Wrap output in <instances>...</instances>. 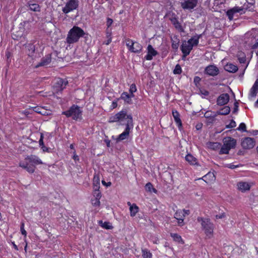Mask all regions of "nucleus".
Listing matches in <instances>:
<instances>
[{"instance_id": "obj_6", "label": "nucleus", "mask_w": 258, "mask_h": 258, "mask_svg": "<svg viewBox=\"0 0 258 258\" xmlns=\"http://www.w3.org/2000/svg\"><path fill=\"white\" fill-rule=\"evenodd\" d=\"M197 221L201 223L202 228L205 231L207 236L212 235L213 233L214 225L208 218L198 217Z\"/></svg>"}, {"instance_id": "obj_60", "label": "nucleus", "mask_w": 258, "mask_h": 258, "mask_svg": "<svg viewBox=\"0 0 258 258\" xmlns=\"http://www.w3.org/2000/svg\"><path fill=\"white\" fill-rule=\"evenodd\" d=\"M182 213H183L185 216V215H188L190 213V212L189 210H183V211H182Z\"/></svg>"}, {"instance_id": "obj_28", "label": "nucleus", "mask_w": 258, "mask_h": 258, "mask_svg": "<svg viewBox=\"0 0 258 258\" xmlns=\"http://www.w3.org/2000/svg\"><path fill=\"white\" fill-rule=\"evenodd\" d=\"M230 112V108L228 106H225L223 107L221 110L217 112V115H227Z\"/></svg>"}, {"instance_id": "obj_25", "label": "nucleus", "mask_w": 258, "mask_h": 258, "mask_svg": "<svg viewBox=\"0 0 258 258\" xmlns=\"http://www.w3.org/2000/svg\"><path fill=\"white\" fill-rule=\"evenodd\" d=\"M237 185L238 186V189L242 191L249 190L250 188L249 185L246 182H239Z\"/></svg>"}, {"instance_id": "obj_62", "label": "nucleus", "mask_w": 258, "mask_h": 258, "mask_svg": "<svg viewBox=\"0 0 258 258\" xmlns=\"http://www.w3.org/2000/svg\"><path fill=\"white\" fill-rule=\"evenodd\" d=\"M12 245H13V246L14 248L16 250H19V249H18V247L17 245H16V244H15V243L14 242H12Z\"/></svg>"}, {"instance_id": "obj_24", "label": "nucleus", "mask_w": 258, "mask_h": 258, "mask_svg": "<svg viewBox=\"0 0 258 258\" xmlns=\"http://www.w3.org/2000/svg\"><path fill=\"white\" fill-rule=\"evenodd\" d=\"M185 160L191 165H197L198 163L197 158L190 154L185 156Z\"/></svg>"}, {"instance_id": "obj_39", "label": "nucleus", "mask_w": 258, "mask_h": 258, "mask_svg": "<svg viewBox=\"0 0 258 258\" xmlns=\"http://www.w3.org/2000/svg\"><path fill=\"white\" fill-rule=\"evenodd\" d=\"M181 72L182 71L180 66L178 64H176L173 70V73L174 74L179 75L181 73Z\"/></svg>"}, {"instance_id": "obj_3", "label": "nucleus", "mask_w": 258, "mask_h": 258, "mask_svg": "<svg viewBox=\"0 0 258 258\" xmlns=\"http://www.w3.org/2000/svg\"><path fill=\"white\" fill-rule=\"evenodd\" d=\"M83 111L77 105L73 104L69 110L62 112V114L65 115L67 117H72L75 120L82 119Z\"/></svg>"}, {"instance_id": "obj_16", "label": "nucleus", "mask_w": 258, "mask_h": 258, "mask_svg": "<svg viewBox=\"0 0 258 258\" xmlns=\"http://www.w3.org/2000/svg\"><path fill=\"white\" fill-rule=\"evenodd\" d=\"M148 53L145 56V58L148 60H152L153 57L156 56L158 52L155 50L151 45H149L147 47Z\"/></svg>"}, {"instance_id": "obj_2", "label": "nucleus", "mask_w": 258, "mask_h": 258, "mask_svg": "<svg viewBox=\"0 0 258 258\" xmlns=\"http://www.w3.org/2000/svg\"><path fill=\"white\" fill-rule=\"evenodd\" d=\"M25 160L27 161L26 163L20 162L19 166L30 173H33L35 171L36 165L43 164V162L38 157L34 155L27 156L25 158Z\"/></svg>"}, {"instance_id": "obj_50", "label": "nucleus", "mask_w": 258, "mask_h": 258, "mask_svg": "<svg viewBox=\"0 0 258 258\" xmlns=\"http://www.w3.org/2000/svg\"><path fill=\"white\" fill-rule=\"evenodd\" d=\"M226 166L230 169H234L236 167H239V165H235L232 164H227Z\"/></svg>"}, {"instance_id": "obj_26", "label": "nucleus", "mask_w": 258, "mask_h": 258, "mask_svg": "<svg viewBox=\"0 0 258 258\" xmlns=\"http://www.w3.org/2000/svg\"><path fill=\"white\" fill-rule=\"evenodd\" d=\"M202 35H199L198 36H195L194 37L189 39L187 41L188 43L192 45V47L195 45H197L199 43V40L200 38L201 37Z\"/></svg>"}, {"instance_id": "obj_7", "label": "nucleus", "mask_w": 258, "mask_h": 258, "mask_svg": "<svg viewBox=\"0 0 258 258\" xmlns=\"http://www.w3.org/2000/svg\"><path fill=\"white\" fill-rule=\"evenodd\" d=\"M79 6V0H69L66 2L65 6L62 8V11L68 16L67 14L70 12L78 10Z\"/></svg>"}, {"instance_id": "obj_40", "label": "nucleus", "mask_w": 258, "mask_h": 258, "mask_svg": "<svg viewBox=\"0 0 258 258\" xmlns=\"http://www.w3.org/2000/svg\"><path fill=\"white\" fill-rule=\"evenodd\" d=\"M100 184V178L98 175L95 174L93 179V185Z\"/></svg>"}, {"instance_id": "obj_23", "label": "nucleus", "mask_w": 258, "mask_h": 258, "mask_svg": "<svg viewBox=\"0 0 258 258\" xmlns=\"http://www.w3.org/2000/svg\"><path fill=\"white\" fill-rule=\"evenodd\" d=\"M258 91V79L254 83L253 86L250 89V95L251 97H255Z\"/></svg>"}, {"instance_id": "obj_27", "label": "nucleus", "mask_w": 258, "mask_h": 258, "mask_svg": "<svg viewBox=\"0 0 258 258\" xmlns=\"http://www.w3.org/2000/svg\"><path fill=\"white\" fill-rule=\"evenodd\" d=\"M139 207L135 204H133L131 205L130 204V216H134L136 214L139 212Z\"/></svg>"}, {"instance_id": "obj_20", "label": "nucleus", "mask_w": 258, "mask_h": 258, "mask_svg": "<svg viewBox=\"0 0 258 258\" xmlns=\"http://www.w3.org/2000/svg\"><path fill=\"white\" fill-rule=\"evenodd\" d=\"M224 70L229 73H234L238 71V67L231 63H228L224 66Z\"/></svg>"}, {"instance_id": "obj_10", "label": "nucleus", "mask_w": 258, "mask_h": 258, "mask_svg": "<svg viewBox=\"0 0 258 258\" xmlns=\"http://www.w3.org/2000/svg\"><path fill=\"white\" fill-rule=\"evenodd\" d=\"M198 0H184L181 3V6L184 10H191L197 5Z\"/></svg>"}, {"instance_id": "obj_51", "label": "nucleus", "mask_w": 258, "mask_h": 258, "mask_svg": "<svg viewBox=\"0 0 258 258\" xmlns=\"http://www.w3.org/2000/svg\"><path fill=\"white\" fill-rule=\"evenodd\" d=\"M200 92L202 94L205 95V96H208L209 94V91L206 90H201Z\"/></svg>"}, {"instance_id": "obj_14", "label": "nucleus", "mask_w": 258, "mask_h": 258, "mask_svg": "<svg viewBox=\"0 0 258 258\" xmlns=\"http://www.w3.org/2000/svg\"><path fill=\"white\" fill-rule=\"evenodd\" d=\"M229 101V95L227 93L221 94L217 99L218 105L222 106L226 104Z\"/></svg>"}, {"instance_id": "obj_5", "label": "nucleus", "mask_w": 258, "mask_h": 258, "mask_svg": "<svg viewBox=\"0 0 258 258\" xmlns=\"http://www.w3.org/2000/svg\"><path fill=\"white\" fill-rule=\"evenodd\" d=\"M129 115L127 114V111L126 109L122 110L114 115L111 116L109 118V122H119L120 124H123V122L126 121H129Z\"/></svg>"}, {"instance_id": "obj_4", "label": "nucleus", "mask_w": 258, "mask_h": 258, "mask_svg": "<svg viewBox=\"0 0 258 258\" xmlns=\"http://www.w3.org/2000/svg\"><path fill=\"white\" fill-rule=\"evenodd\" d=\"M223 145L222 146L219 154H228L231 149H233L236 145V140L230 137H227L223 140Z\"/></svg>"}, {"instance_id": "obj_55", "label": "nucleus", "mask_w": 258, "mask_h": 258, "mask_svg": "<svg viewBox=\"0 0 258 258\" xmlns=\"http://www.w3.org/2000/svg\"><path fill=\"white\" fill-rule=\"evenodd\" d=\"M200 81L201 78L200 77L196 76L194 78V82L195 83L196 85L199 83Z\"/></svg>"}, {"instance_id": "obj_38", "label": "nucleus", "mask_w": 258, "mask_h": 258, "mask_svg": "<svg viewBox=\"0 0 258 258\" xmlns=\"http://www.w3.org/2000/svg\"><path fill=\"white\" fill-rule=\"evenodd\" d=\"M137 88L135 84H133L130 86V98L134 97L133 93L136 92Z\"/></svg>"}, {"instance_id": "obj_15", "label": "nucleus", "mask_w": 258, "mask_h": 258, "mask_svg": "<svg viewBox=\"0 0 258 258\" xmlns=\"http://www.w3.org/2000/svg\"><path fill=\"white\" fill-rule=\"evenodd\" d=\"M126 128L125 131L116 138V142H119L125 139H127L129 136V122L128 121L125 123Z\"/></svg>"}, {"instance_id": "obj_12", "label": "nucleus", "mask_w": 258, "mask_h": 258, "mask_svg": "<svg viewBox=\"0 0 258 258\" xmlns=\"http://www.w3.org/2000/svg\"><path fill=\"white\" fill-rule=\"evenodd\" d=\"M192 45L188 43V41H184L181 46V50L183 53L182 59L187 56L192 49Z\"/></svg>"}, {"instance_id": "obj_34", "label": "nucleus", "mask_w": 258, "mask_h": 258, "mask_svg": "<svg viewBox=\"0 0 258 258\" xmlns=\"http://www.w3.org/2000/svg\"><path fill=\"white\" fill-rule=\"evenodd\" d=\"M142 256L143 258H152V254L147 248L142 249Z\"/></svg>"}, {"instance_id": "obj_49", "label": "nucleus", "mask_w": 258, "mask_h": 258, "mask_svg": "<svg viewBox=\"0 0 258 258\" xmlns=\"http://www.w3.org/2000/svg\"><path fill=\"white\" fill-rule=\"evenodd\" d=\"M234 106V107L233 110V113H236L238 110V102L237 101L235 102Z\"/></svg>"}, {"instance_id": "obj_41", "label": "nucleus", "mask_w": 258, "mask_h": 258, "mask_svg": "<svg viewBox=\"0 0 258 258\" xmlns=\"http://www.w3.org/2000/svg\"><path fill=\"white\" fill-rule=\"evenodd\" d=\"M179 42V40L178 39H176V40H172V47L173 49L175 50H177L178 47V44Z\"/></svg>"}, {"instance_id": "obj_8", "label": "nucleus", "mask_w": 258, "mask_h": 258, "mask_svg": "<svg viewBox=\"0 0 258 258\" xmlns=\"http://www.w3.org/2000/svg\"><path fill=\"white\" fill-rule=\"evenodd\" d=\"M68 84V81L66 79L58 78L54 85V89L56 93L61 92Z\"/></svg>"}, {"instance_id": "obj_56", "label": "nucleus", "mask_w": 258, "mask_h": 258, "mask_svg": "<svg viewBox=\"0 0 258 258\" xmlns=\"http://www.w3.org/2000/svg\"><path fill=\"white\" fill-rule=\"evenodd\" d=\"M117 102L115 101H113L112 102L111 107L112 109H114V108H116L117 107Z\"/></svg>"}, {"instance_id": "obj_43", "label": "nucleus", "mask_w": 258, "mask_h": 258, "mask_svg": "<svg viewBox=\"0 0 258 258\" xmlns=\"http://www.w3.org/2000/svg\"><path fill=\"white\" fill-rule=\"evenodd\" d=\"M171 236L173 238L174 240L177 242L182 241L181 237L177 234H171Z\"/></svg>"}, {"instance_id": "obj_63", "label": "nucleus", "mask_w": 258, "mask_h": 258, "mask_svg": "<svg viewBox=\"0 0 258 258\" xmlns=\"http://www.w3.org/2000/svg\"><path fill=\"white\" fill-rule=\"evenodd\" d=\"M39 109H40V108H39L35 107V110H35V112H37V113H40V114H42V113L41 112V111H39Z\"/></svg>"}, {"instance_id": "obj_48", "label": "nucleus", "mask_w": 258, "mask_h": 258, "mask_svg": "<svg viewBox=\"0 0 258 258\" xmlns=\"http://www.w3.org/2000/svg\"><path fill=\"white\" fill-rule=\"evenodd\" d=\"M94 196L95 197V199H100L101 197V194L100 190L94 191Z\"/></svg>"}, {"instance_id": "obj_45", "label": "nucleus", "mask_w": 258, "mask_h": 258, "mask_svg": "<svg viewBox=\"0 0 258 258\" xmlns=\"http://www.w3.org/2000/svg\"><path fill=\"white\" fill-rule=\"evenodd\" d=\"M236 126V122L234 120H231L230 123L226 126L227 128H233Z\"/></svg>"}, {"instance_id": "obj_52", "label": "nucleus", "mask_w": 258, "mask_h": 258, "mask_svg": "<svg viewBox=\"0 0 258 258\" xmlns=\"http://www.w3.org/2000/svg\"><path fill=\"white\" fill-rule=\"evenodd\" d=\"M100 184L93 185V191H99Z\"/></svg>"}, {"instance_id": "obj_32", "label": "nucleus", "mask_w": 258, "mask_h": 258, "mask_svg": "<svg viewBox=\"0 0 258 258\" xmlns=\"http://www.w3.org/2000/svg\"><path fill=\"white\" fill-rule=\"evenodd\" d=\"M208 147L210 149H212L214 150H216L218 149H219L221 146V144L218 142H209Z\"/></svg>"}, {"instance_id": "obj_19", "label": "nucleus", "mask_w": 258, "mask_h": 258, "mask_svg": "<svg viewBox=\"0 0 258 258\" xmlns=\"http://www.w3.org/2000/svg\"><path fill=\"white\" fill-rule=\"evenodd\" d=\"M172 115L179 129L180 130L182 127V122L180 118L179 113L176 110H172Z\"/></svg>"}, {"instance_id": "obj_11", "label": "nucleus", "mask_w": 258, "mask_h": 258, "mask_svg": "<svg viewBox=\"0 0 258 258\" xmlns=\"http://www.w3.org/2000/svg\"><path fill=\"white\" fill-rule=\"evenodd\" d=\"M169 20L171 21L175 28L180 32H183L184 29L181 24L179 23L178 18L175 14H172L169 17Z\"/></svg>"}, {"instance_id": "obj_64", "label": "nucleus", "mask_w": 258, "mask_h": 258, "mask_svg": "<svg viewBox=\"0 0 258 258\" xmlns=\"http://www.w3.org/2000/svg\"><path fill=\"white\" fill-rule=\"evenodd\" d=\"M73 159H74V160L76 161H78L79 160V158L78 157V156L76 155H74L73 156Z\"/></svg>"}, {"instance_id": "obj_61", "label": "nucleus", "mask_w": 258, "mask_h": 258, "mask_svg": "<svg viewBox=\"0 0 258 258\" xmlns=\"http://www.w3.org/2000/svg\"><path fill=\"white\" fill-rule=\"evenodd\" d=\"M257 47H258V42H256L254 44H253L251 48L252 49H256Z\"/></svg>"}, {"instance_id": "obj_58", "label": "nucleus", "mask_w": 258, "mask_h": 258, "mask_svg": "<svg viewBox=\"0 0 258 258\" xmlns=\"http://www.w3.org/2000/svg\"><path fill=\"white\" fill-rule=\"evenodd\" d=\"M102 183L103 185H104L106 186H110L111 184L110 182H108L106 183L104 180H102Z\"/></svg>"}, {"instance_id": "obj_17", "label": "nucleus", "mask_w": 258, "mask_h": 258, "mask_svg": "<svg viewBox=\"0 0 258 258\" xmlns=\"http://www.w3.org/2000/svg\"><path fill=\"white\" fill-rule=\"evenodd\" d=\"M51 54H48L41 58L40 61L36 65V68L46 66L51 62Z\"/></svg>"}, {"instance_id": "obj_29", "label": "nucleus", "mask_w": 258, "mask_h": 258, "mask_svg": "<svg viewBox=\"0 0 258 258\" xmlns=\"http://www.w3.org/2000/svg\"><path fill=\"white\" fill-rule=\"evenodd\" d=\"M26 47L28 50V55L30 56H32L35 53V46L33 44H28L26 46Z\"/></svg>"}, {"instance_id": "obj_44", "label": "nucleus", "mask_w": 258, "mask_h": 258, "mask_svg": "<svg viewBox=\"0 0 258 258\" xmlns=\"http://www.w3.org/2000/svg\"><path fill=\"white\" fill-rule=\"evenodd\" d=\"M121 98L124 99L127 103L129 102V94L127 92H123L121 95Z\"/></svg>"}, {"instance_id": "obj_1", "label": "nucleus", "mask_w": 258, "mask_h": 258, "mask_svg": "<svg viewBox=\"0 0 258 258\" xmlns=\"http://www.w3.org/2000/svg\"><path fill=\"white\" fill-rule=\"evenodd\" d=\"M89 36V34L86 33L81 28L74 26L68 32L66 42L69 44H74L78 42L81 37H84L87 40Z\"/></svg>"}, {"instance_id": "obj_35", "label": "nucleus", "mask_w": 258, "mask_h": 258, "mask_svg": "<svg viewBox=\"0 0 258 258\" xmlns=\"http://www.w3.org/2000/svg\"><path fill=\"white\" fill-rule=\"evenodd\" d=\"M99 224L102 227L106 229H111L113 228L109 222H103L102 221L100 220L99 221Z\"/></svg>"}, {"instance_id": "obj_9", "label": "nucleus", "mask_w": 258, "mask_h": 258, "mask_svg": "<svg viewBox=\"0 0 258 258\" xmlns=\"http://www.w3.org/2000/svg\"><path fill=\"white\" fill-rule=\"evenodd\" d=\"M255 145V141L253 138L245 137L241 140V145L244 149H251L254 147Z\"/></svg>"}, {"instance_id": "obj_18", "label": "nucleus", "mask_w": 258, "mask_h": 258, "mask_svg": "<svg viewBox=\"0 0 258 258\" xmlns=\"http://www.w3.org/2000/svg\"><path fill=\"white\" fill-rule=\"evenodd\" d=\"M243 9L242 8H238L235 7L232 9L228 10L226 12V15L228 16L229 20H232L233 19V15L235 13H239L241 11H243Z\"/></svg>"}, {"instance_id": "obj_31", "label": "nucleus", "mask_w": 258, "mask_h": 258, "mask_svg": "<svg viewBox=\"0 0 258 258\" xmlns=\"http://www.w3.org/2000/svg\"><path fill=\"white\" fill-rule=\"evenodd\" d=\"M145 189L147 191L150 192L157 193V190L153 186V184L151 182L147 183L145 185Z\"/></svg>"}, {"instance_id": "obj_59", "label": "nucleus", "mask_w": 258, "mask_h": 258, "mask_svg": "<svg viewBox=\"0 0 258 258\" xmlns=\"http://www.w3.org/2000/svg\"><path fill=\"white\" fill-rule=\"evenodd\" d=\"M202 123H199V124H197L196 126V128L197 130H199L200 129H201L202 127Z\"/></svg>"}, {"instance_id": "obj_54", "label": "nucleus", "mask_w": 258, "mask_h": 258, "mask_svg": "<svg viewBox=\"0 0 258 258\" xmlns=\"http://www.w3.org/2000/svg\"><path fill=\"white\" fill-rule=\"evenodd\" d=\"M99 200L100 199H95V201L94 203H93V204L94 206H99L100 204V202Z\"/></svg>"}, {"instance_id": "obj_21", "label": "nucleus", "mask_w": 258, "mask_h": 258, "mask_svg": "<svg viewBox=\"0 0 258 258\" xmlns=\"http://www.w3.org/2000/svg\"><path fill=\"white\" fill-rule=\"evenodd\" d=\"M142 49V45L137 42H132V45H130V51L135 53L139 52Z\"/></svg>"}, {"instance_id": "obj_33", "label": "nucleus", "mask_w": 258, "mask_h": 258, "mask_svg": "<svg viewBox=\"0 0 258 258\" xmlns=\"http://www.w3.org/2000/svg\"><path fill=\"white\" fill-rule=\"evenodd\" d=\"M217 116V112L215 114H212V112L211 111H207L205 114L204 116L208 118L209 119H211V122H213L215 119V117Z\"/></svg>"}, {"instance_id": "obj_53", "label": "nucleus", "mask_w": 258, "mask_h": 258, "mask_svg": "<svg viewBox=\"0 0 258 258\" xmlns=\"http://www.w3.org/2000/svg\"><path fill=\"white\" fill-rule=\"evenodd\" d=\"M183 220H184L183 218L180 219L178 220V223L179 226H181L184 225Z\"/></svg>"}, {"instance_id": "obj_57", "label": "nucleus", "mask_w": 258, "mask_h": 258, "mask_svg": "<svg viewBox=\"0 0 258 258\" xmlns=\"http://www.w3.org/2000/svg\"><path fill=\"white\" fill-rule=\"evenodd\" d=\"M225 215L224 213H223L221 215H217L216 216V219H222V218L225 217Z\"/></svg>"}, {"instance_id": "obj_37", "label": "nucleus", "mask_w": 258, "mask_h": 258, "mask_svg": "<svg viewBox=\"0 0 258 258\" xmlns=\"http://www.w3.org/2000/svg\"><path fill=\"white\" fill-rule=\"evenodd\" d=\"M184 217V214L182 213V212L181 210L177 211L174 214V218L177 220L183 218Z\"/></svg>"}, {"instance_id": "obj_42", "label": "nucleus", "mask_w": 258, "mask_h": 258, "mask_svg": "<svg viewBox=\"0 0 258 258\" xmlns=\"http://www.w3.org/2000/svg\"><path fill=\"white\" fill-rule=\"evenodd\" d=\"M237 130L240 131L242 132H247L246 125L244 123H241L238 128L236 129Z\"/></svg>"}, {"instance_id": "obj_47", "label": "nucleus", "mask_w": 258, "mask_h": 258, "mask_svg": "<svg viewBox=\"0 0 258 258\" xmlns=\"http://www.w3.org/2000/svg\"><path fill=\"white\" fill-rule=\"evenodd\" d=\"M20 230H21V233L23 235H24L25 236H26L27 232H26V230L24 229V223H21V227H20Z\"/></svg>"}, {"instance_id": "obj_30", "label": "nucleus", "mask_w": 258, "mask_h": 258, "mask_svg": "<svg viewBox=\"0 0 258 258\" xmlns=\"http://www.w3.org/2000/svg\"><path fill=\"white\" fill-rule=\"evenodd\" d=\"M113 20L110 18H107V22H106V25L107 26V28L106 29V33H107V37L108 38L111 35V32H110V29H109V27L112 25L113 23Z\"/></svg>"}, {"instance_id": "obj_13", "label": "nucleus", "mask_w": 258, "mask_h": 258, "mask_svg": "<svg viewBox=\"0 0 258 258\" xmlns=\"http://www.w3.org/2000/svg\"><path fill=\"white\" fill-rule=\"evenodd\" d=\"M205 73L210 76L215 77L219 74V70L215 65H209L205 68Z\"/></svg>"}, {"instance_id": "obj_36", "label": "nucleus", "mask_w": 258, "mask_h": 258, "mask_svg": "<svg viewBox=\"0 0 258 258\" xmlns=\"http://www.w3.org/2000/svg\"><path fill=\"white\" fill-rule=\"evenodd\" d=\"M43 134H41L40 139L39 141L40 146L41 147V149L43 150V152H48V148L44 146V142H43Z\"/></svg>"}, {"instance_id": "obj_22", "label": "nucleus", "mask_w": 258, "mask_h": 258, "mask_svg": "<svg viewBox=\"0 0 258 258\" xmlns=\"http://www.w3.org/2000/svg\"><path fill=\"white\" fill-rule=\"evenodd\" d=\"M27 5L29 9L34 12H40V7L38 4L33 3V1H30L28 2Z\"/></svg>"}, {"instance_id": "obj_46", "label": "nucleus", "mask_w": 258, "mask_h": 258, "mask_svg": "<svg viewBox=\"0 0 258 258\" xmlns=\"http://www.w3.org/2000/svg\"><path fill=\"white\" fill-rule=\"evenodd\" d=\"M239 57H238V60L240 63H244L246 61V57L244 54H243L241 56H240V54L239 55Z\"/></svg>"}]
</instances>
